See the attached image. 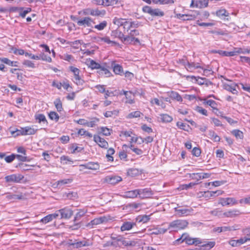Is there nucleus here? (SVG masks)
Segmentation results:
<instances>
[{"label": "nucleus", "instance_id": "nucleus-5", "mask_svg": "<svg viewBox=\"0 0 250 250\" xmlns=\"http://www.w3.org/2000/svg\"><path fill=\"white\" fill-rule=\"evenodd\" d=\"M176 215L179 217L187 216L191 215L193 209L191 208H186L178 207L174 208Z\"/></svg>", "mask_w": 250, "mask_h": 250}, {"label": "nucleus", "instance_id": "nucleus-16", "mask_svg": "<svg viewBox=\"0 0 250 250\" xmlns=\"http://www.w3.org/2000/svg\"><path fill=\"white\" fill-rule=\"evenodd\" d=\"M153 194V191L150 188L139 189V195H142V198H149Z\"/></svg>", "mask_w": 250, "mask_h": 250}, {"label": "nucleus", "instance_id": "nucleus-18", "mask_svg": "<svg viewBox=\"0 0 250 250\" xmlns=\"http://www.w3.org/2000/svg\"><path fill=\"white\" fill-rule=\"evenodd\" d=\"M111 66L113 68V72L117 75H122L124 74L123 68L122 66L119 64H115L113 62L111 64Z\"/></svg>", "mask_w": 250, "mask_h": 250}, {"label": "nucleus", "instance_id": "nucleus-34", "mask_svg": "<svg viewBox=\"0 0 250 250\" xmlns=\"http://www.w3.org/2000/svg\"><path fill=\"white\" fill-rule=\"evenodd\" d=\"M34 166H30L22 163H19L18 165L17 166V167H20L21 170L24 171H28L32 170L31 167H33Z\"/></svg>", "mask_w": 250, "mask_h": 250}, {"label": "nucleus", "instance_id": "nucleus-25", "mask_svg": "<svg viewBox=\"0 0 250 250\" xmlns=\"http://www.w3.org/2000/svg\"><path fill=\"white\" fill-rule=\"evenodd\" d=\"M117 241L120 242L121 245L125 246H134L136 244L134 241H128L123 238L118 239Z\"/></svg>", "mask_w": 250, "mask_h": 250}, {"label": "nucleus", "instance_id": "nucleus-62", "mask_svg": "<svg viewBox=\"0 0 250 250\" xmlns=\"http://www.w3.org/2000/svg\"><path fill=\"white\" fill-rule=\"evenodd\" d=\"M15 159V154H12L9 156H7L5 157V161L8 163H10L12 162Z\"/></svg>", "mask_w": 250, "mask_h": 250}, {"label": "nucleus", "instance_id": "nucleus-24", "mask_svg": "<svg viewBox=\"0 0 250 250\" xmlns=\"http://www.w3.org/2000/svg\"><path fill=\"white\" fill-rule=\"evenodd\" d=\"M22 129L23 131L22 133L23 135H33L36 133L37 130V129H35L30 126L22 127Z\"/></svg>", "mask_w": 250, "mask_h": 250}, {"label": "nucleus", "instance_id": "nucleus-9", "mask_svg": "<svg viewBox=\"0 0 250 250\" xmlns=\"http://www.w3.org/2000/svg\"><path fill=\"white\" fill-rule=\"evenodd\" d=\"M23 178V176L21 174H12L6 176L5 177V180L7 183H19Z\"/></svg>", "mask_w": 250, "mask_h": 250}, {"label": "nucleus", "instance_id": "nucleus-32", "mask_svg": "<svg viewBox=\"0 0 250 250\" xmlns=\"http://www.w3.org/2000/svg\"><path fill=\"white\" fill-rule=\"evenodd\" d=\"M169 95L170 98L176 100L178 102H182L183 100L182 97L176 92L171 91Z\"/></svg>", "mask_w": 250, "mask_h": 250}, {"label": "nucleus", "instance_id": "nucleus-63", "mask_svg": "<svg viewBox=\"0 0 250 250\" xmlns=\"http://www.w3.org/2000/svg\"><path fill=\"white\" fill-rule=\"evenodd\" d=\"M189 177L192 179H195L197 181L201 179V175L200 173L189 174Z\"/></svg>", "mask_w": 250, "mask_h": 250}, {"label": "nucleus", "instance_id": "nucleus-37", "mask_svg": "<svg viewBox=\"0 0 250 250\" xmlns=\"http://www.w3.org/2000/svg\"><path fill=\"white\" fill-rule=\"evenodd\" d=\"M54 104L58 112H61V111H62V103L60 98L56 99L54 102Z\"/></svg>", "mask_w": 250, "mask_h": 250}, {"label": "nucleus", "instance_id": "nucleus-57", "mask_svg": "<svg viewBox=\"0 0 250 250\" xmlns=\"http://www.w3.org/2000/svg\"><path fill=\"white\" fill-rule=\"evenodd\" d=\"M90 10H91V8H85V9L82 10V11H79L78 12V14L79 15L82 14L84 16H88V15H90V13L91 12Z\"/></svg>", "mask_w": 250, "mask_h": 250}, {"label": "nucleus", "instance_id": "nucleus-22", "mask_svg": "<svg viewBox=\"0 0 250 250\" xmlns=\"http://www.w3.org/2000/svg\"><path fill=\"white\" fill-rule=\"evenodd\" d=\"M85 168L92 170H97L99 168V165L98 163L89 162L86 164L82 165Z\"/></svg>", "mask_w": 250, "mask_h": 250}, {"label": "nucleus", "instance_id": "nucleus-53", "mask_svg": "<svg viewBox=\"0 0 250 250\" xmlns=\"http://www.w3.org/2000/svg\"><path fill=\"white\" fill-rule=\"evenodd\" d=\"M23 131L22 129V127H21L20 129H16L15 130H11V133L12 135L15 137L18 136L19 135H23L22 133Z\"/></svg>", "mask_w": 250, "mask_h": 250}, {"label": "nucleus", "instance_id": "nucleus-2", "mask_svg": "<svg viewBox=\"0 0 250 250\" xmlns=\"http://www.w3.org/2000/svg\"><path fill=\"white\" fill-rule=\"evenodd\" d=\"M108 217L105 216H101L91 220L90 222L85 225V227L90 229H92L95 226L106 223L108 221Z\"/></svg>", "mask_w": 250, "mask_h": 250}, {"label": "nucleus", "instance_id": "nucleus-46", "mask_svg": "<svg viewBox=\"0 0 250 250\" xmlns=\"http://www.w3.org/2000/svg\"><path fill=\"white\" fill-rule=\"evenodd\" d=\"M112 130L106 127H102L100 128V133L105 136H109L111 134Z\"/></svg>", "mask_w": 250, "mask_h": 250}, {"label": "nucleus", "instance_id": "nucleus-7", "mask_svg": "<svg viewBox=\"0 0 250 250\" xmlns=\"http://www.w3.org/2000/svg\"><path fill=\"white\" fill-rule=\"evenodd\" d=\"M70 70L73 72L74 74V79L75 80L76 84L79 85H83L84 83V81L81 78L79 75L80 71V70L78 68L73 66H70Z\"/></svg>", "mask_w": 250, "mask_h": 250}, {"label": "nucleus", "instance_id": "nucleus-52", "mask_svg": "<svg viewBox=\"0 0 250 250\" xmlns=\"http://www.w3.org/2000/svg\"><path fill=\"white\" fill-rule=\"evenodd\" d=\"M187 78H191L192 79H194L196 81L197 83L200 84V85H203L204 84V78H201L199 77H196L194 76H188L187 77Z\"/></svg>", "mask_w": 250, "mask_h": 250}, {"label": "nucleus", "instance_id": "nucleus-61", "mask_svg": "<svg viewBox=\"0 0 250 250\" xmlns=\"http://www.w3.org/2000/svg\"><path fill=\"white\" fill-rule=\"evenodd\" d=\"M100 39H101V41H104V42H105L108 44L112 43L114 45L117 44V43L116 42L110 40L109 38L107 37L101 38Z\"/></svg>", "mask_w": 250, "mask_h": 250}, {"label": "nucleus", "instance_id": "nucleus-27", "mask_svg": "<svg viewBox=\"0 0 250 250\" xmlns=\"http://www.w3.org/2000/svg\"><path fill=\"white\" fill-rule=\"evenodd\" d=\"M159 118L160 121L163 123H169L172 121V117L167 114H161Z\"/></svg>", "mask_w": 250, "mask_h": 250}, {"label": "nucleus", "instance_id": "nucleus-55", "mask_svg": "<svg viewBox=\"0 0 250 250\" xmlns=\"http://www.w3.org/2000/svg\"><path fill=\"white\" fill-rule=\"evenodd\" d=\"M39 57L40 58V60H42L49 62H50L52 61L51 57L47 56L44 53L41 54L40 56H39Z\"/></svg>", "mask_w": 250, "mask_h": 250}, {"label": "nucleus", "instance_id": "nucleus-51", "mask_svg": "<svg viewBox=\"0 0 250 250\" xmlns=\"http://www.w3.org/2000/svg\"><path fill=\"white\" fill-rule=\"evenodd\" d=\"M94 16L96 17H104L106 11L105 10H100L98 8L95 9Z\"/></svg>", "mask_w": 250, "mask_h": 250}, {"label": "nucleus", "instance_id": "nucleus-44", "mask_svg": "<svg viewBox=\"0 0 250 250\" xmlns=\"http://www.w3.org/2000/svg\"><path fill=\"white\" fill-rule=\"evenodd\" d=\"M0 61L10 66H13L14 63H17V62L11 61L6 58H0Z\"/></svg>", "mask_w": 250, "mask_h": 250}, {"label": "nucleus", "instance_id": "nucleus-1", "mask_svg": "<svg viewBox=\"0 0 250 250\" xmlns=\"http://www.w3.org/2000/svg\"><path fill=\"white\" fill-rule=\"evenodd\" d=\"M142 10L144 13H148L152 17H163L164 16V12L160 9H153L151 7L147 5L144 6Z\"/></svg>", "mask_w": 250, "mask_h": 250}, {"label": "nucleus", "instance_id": "nucleus-3", "mask_svg": "<svg viewBox=\"0 0 250 250\" xmlns=\"http://www.w3.org/2000/svg\"><path fill=\"white\" fill-rule=\"evenodd\" d=\"M185 241L188 245H192L195 243H200V242L197 238H192L189 237L187 234L184 233L181 237L175 241L176 244H180L183 241Z\"/></svg>", "mask_w": 250, "mask_h": 250}, {"label": "nucleus", "instance_id": "nucleus-45", "mask_svg": "<svg viewBox=\"0 0 250 250\" xmlns=\"http://www.w3.org/2000/svg\"><path fill=\"white\" fill-rule=\"evenodd\" d=\"M107 25V22L105 21H103L100 24L95 25L94 28L99 31L103 30Z\"/></svg>", "mask_w": 250, "mask_h": 250}, {"label": "nucleus", "instance_id": "nucleus-12", "mask_svg": "<svg viewBox=\"0 0 250 250\" xmlns=\"http://www.w3.org/2000/svg\"><path fill=\"white\" fill-rule=\"evenodd\" d=\"M99 121V119L98 118H95L94 120L91 122H87L85 120L83 119H80L79 120L75 121V122L81 125H83L87 126L88 127H93L95 125V123Z\"/></svg>", "mask_w": 250, "mask_h": 250}, {"label": "nucleus", "instance_id": "nucleus-15", "mask_svg": "<svg viewBox=\"0 0 250 250\" xmlns=\"http://www.w3.org/2000/svg\"><path fill=\"white\" fill-rule=\"evenodd\" d=\"M59 216V214L58 212H55L53 214H50L43 218H42L40 222H42L44 224H46L49 222L52 221L54 219L57 218Z\"/></svg>", "mask_w": 250, "mask_h": 250}, {"label": "nucleus", "instance_id": "nucleus-31", "mask_svg": "<svg viewBox=\"0 0 250 250\" xmlns=\"http://www.w3.org/2000/svg\"><path fill=\"white\" fill-rule=\"evenodd\" d=\"M154 4H168L174 2V0H152Z\"/></svg>", "mask_w": 250, "mask_h": 250}, {"label": "nucleus", "instance_id": "nucleus-14", "mask_svg": "<svg viewBox=\"0 0 250 250\" xmlns=\"http://www.w3.org/2000/svg\"><path fill=\"white\" fill-rule=\"evenodd\" d=\"M113 23L117 25L118 27L123 26L125 30V26L128 24L129 21H126V19L122 18H117L115 17L113 21Z\"/></svg>", "mask_w": 250, "mask_h": 250}, {"label": "nucleus", "instance_id": "nucleus-23", "mask_svg": "<svg viewBox=\"0 0 250 250\" xmlns=\"http://www.w3.org/2000/svg\"><path fill=\"white\" fill-rule=\"evenodd\" d=\"M135 225V223H131L130 222H124L121 227V230L122 231L129 230L131 229Z\"/></svg>", "mask_w": 250, "mask_h": 250}, {"label": "nucleus", "instance_id": "nucleus-21", "mask_svg": "<svg viewBox=\"0 0 250 250\" xmlns=\"http://www.w3.org/2000/svg\"><path fill=\"white\" fill-rule=\"evenodd\" d=\"M241 214V212L239 210L237 209H234L232 210H229L228 211L225 212L223 213V215L227 217H234L235 216H238Z\"/></svg>", "mask_w": 250, "mask_h": 250}, {"label": "nucleus", "instance_id": "nucleus-39", "mask_svg": "<svg viewBox=\"0 0 250 250\" xmlns=\"http://www.w3.org/2000/svg\"><path fill=\"white\" fill-rule=\"evenodd\" d=\"M231 133L235 136L236 139H242L243 138V133L238 129L232 130Z\"/></svg>", "mask_w": 250, "mask_h": 250}, {"label": "nucleus", "instance_id": "nucleus-41", "mask_svg": "<svg viewBox=\"0 0 250 250\" xmlns=\"http://www.w3.org/2000/svg\"><path fill=\"white\" fill-rule=\"evenodd\" d=\"M149 216H150V215H146L139 216L137 218V220L139 222H143L144 223H146L150 219Z\"/></svg>", "mask_w": 250, "mask_h": 250}, {"label": "nucleus", "instance_id": "nucleus-26", "mask_svg": "<svg viewBox=\"0 0 250 250\" xmlns=\"http://www.w3.org/2000/svg\"><path fill=\"white\" fill-rule=\"evenodd\" d=\"M87 213V210L82 209H79L78 212L76 214L73 221L74 222H76L77 221H79L81 219V218L83 217L86 213Z\"/></svg>", "mask_w": 250, "mask_h": 250}, {"label": "nucleus", "instance_id": "nucleus-8", "mask_svg": "<svg viewBox=\"0 0 250 250\" xmlns=\"http://www.w3.org/2000/svg\"><path fill=\"white\" fill-rule=\"evenodd\" d=\"M122 181L121 177L117 175H109L104 178V181L111 185H115Z\"/></svg>", "mask_w": 250, "mask_h": 250}, {"label": "nucleus", "instance_id": "nucleus-60", "mask_svg": "<svg viewBox=\"0 0 250 250\" xmlns=\"http://www.w3.org/2000/svg\"><path fill=\"white\" fill-rule=\"evenodd\" d=\"M196 110L197 112H198L199 113H200L201 114H202L204 115H205V116L208 115L207 110H206L205 109L203 108L201 106H197Z\"/></svg>", "mask_w": 250, "mask_h": 250}, {"label": "nucleus", "instance_id": "nucleus-38", "mask_svg": "<svg viewBox=\"0 0 250 250\" xmlns=\"http://www.w3.org/2000/svg\"><path fill=\"white\" fill-rule=\"evenodd\" d=\"M208 0H198L196 2V7H199L200 8L203 7H206L208 5Z\"/></svg>", "mask_w": 250, "mask_h": 250}, {"label": "nucleus", "instance_id": "nucleus-29", "mask_svg": "<svg viewBox=\"0 0 250 250\" xmlns=\"http://www.w3.org/2000/svg\"><path fill=\"white\" fill-rule=\"evenodd\" d=\"M97 73L100 75H104L106 77H110L111 75V72L104 66H102V68L97 71Z\"/></svg>", "mask_w": 250, "mask_h": 250}, {"label": "nucleus", "instance_id": "nucleus-17", "mask_svg": "<svg viewBox=\"0 0 250 250\" xmlns=\"http://www.w3.org/2000/svg\"><path fill=\"white\" fill-rule=\"evenodd\" d=\"M91 243L88 240H83L81 241H77L75 240L74 242L73 248L78 249L83 247L89 246L91 245Z\"/></svg>", "mask_w": 250, "mask_h": 250}, {"label": "nucleus", "instance_id": "nucleus-64", "mask_svg": "<svg viewBox=\"0 0 250 250\" xmlns=\"http://www.w3.org/2000/svg\"><path fill=\"white\" fill-rule=\"evenodd\" d=\"M16 158L21 162H26L28 161L27 157L25 155L22 156L19 154H15V158Z\"/></svg>", "mask_w": 250, "mask_h": 250}, {"label": "nucleus", "instance_id": "nucleus-58", "mask_svg": "<svg viewBox=\"0 0 250 250\" xmlns=\"http://www.w3.org/2000/svg\"><path fill=\"white\" fill-rule=\"evenodd\" d=\"M192 154L193 156L199 157L201 154V150L200 148L195 147L192 150Z\"/></svg>", "mask_w": 250, "mask_h": 250}, {"label": "nucleus", "instance_id": "nucleus-49", "mask_svg": "<svg viewBox=\"0 0 250 250\" xmlns=\"http://www.w3.org/2000/svg\"><path fill=\"white\" fill-rule=\"evenodd\" d=\"M177 126L180 129H182L185 131H188V128H189V125H187L186 124L178 122L176 124Z\"/></svg>", "mask_w": 250, "mask_h": 250}, {"label": "nucleus", "instance_id": "nucleus-35", "mask_svg": "<svg viewBox=\"0 0 250 250\" xmlns=\"http://www.w3.org/2000/svg\"><path fill=\"white\" fill-rule=\"evenodd\" d=\"M216 16L221 18L222 17H229V13L225 9H221L216 11Z\"/></svg>", "mask_w": 250, "mask_h": 250}, {"label": "nucleus", "instance_id": "nucleus-48", "mask_svg": "<svg viewBox=\"0 0 250 250\" xmlns=\"http://www.w3.org/2000/svg\"><path fill=\"white\" fill-rule=\"evenodd\" d=\"M142 114V113L139 111H135L132 112H131L129 113L127 116V118L129 119H131L133 118H137L140 117L141 115Z\"/></svg>", "mask_w": 250, "mask_h": 250}, {"label": "nucleus", "instance_id": "nucleus-13", "mask_svg": "<svg viewBox=\"0 0 250 250\" xmlns=\"http://www.w3.org/2000/svg\"><path fill=\"white\" fill-rule=\"evenodd\" d=\"M93 22V20L89 17H85L83 19L78 20L77 24L79 26H84V27L92 26L91 23Z\"/></svg>", "mask_w": 250, "mask_h": 250}, {"label": "nucleus", "instance_id": "nucleus-54", "mask_svg": "<svg viewBox=\"0 0 250 250\" xmlns=\"http://www.w3.org/2000/svg\"><path fill=\"white\" fill-rule=\"evenodd\" d=\"M225 89L231 92L233 94H237V91L235 89V87L232 85L229 84L225 85Z\"/></svg>", "mask_w": 250, "mask_h": 250}, {"label": "nucleus", "instance_id": "nucleus-43", "mask_svg": "<svg viewBox=\"0 0 250 250\" xmlns=\"http://www.w3.org/2000/svg\"><path fill=\"white\" fill-rule=\"evenodd\" d=\"M204 104L208 105L211 107H212L213 109L218 110V109L216 107L217 104L215 101H214L212 100H209L206 101L204 102Z\"/></svg>", "mask_w": 250, "mask_h": 250}, {"label": "nucleus", "instance_id": "nucleus-6", "mask_svg": "<svg viewBox=\"0 0 250 250\" xmlns=\"http://www.w3.org/2000/svg\"><path fill=\"white\" fill-rule=\"evenodd\" d=\"M56 212H58L59 215L61 214V219H65L70 218L73 214V210L68 208L60 209L56 211Z\"/></svg>", "mask_w": 250, "mask_h": 250}, {"label": "nucleus", "instance_id": "nucleus-28", "mask_svg": "<svg viewBox=\"0 0 250 250\" xmlns=\"http://www.w3.org/2000/svg\"><path fill=\"white\" fill-rule=\"evenodd\" d=\"M111 36L119 38L122 41V42L123 41L125 36L124 34L118 29L112 31L111 32Z\"/></svg>", "mask_w": 250, "mask_h": 250}, {"label": "nucleus", "instance_id": "nucleus-11", "mask_svg": "<svg viewBox=\"0 0 250 250\" xmlns=\"http://www.w3.org/2000/svg\"><path fill=\"white\" fill-rule=\"evenodd\" d=\"M94 141L101 147L107 148L108 146V143L99 135H94L93 136Z\"/></svg>", "mask_w": 250, "mask_h": 250}, {"label": "nucleus", "instance_id": "nucleus-50", "mask_svg": "<svg viewBox=\"0 0 250 250\" xmlns=\"http://www.w3.org/2000/svg\"><path fill=\"white\" fill-rule=\"evenodd\" d=\"M125 97L127 99V101H126V103L130 104L134 103L133 95L131 92H128V93L125 95Z\"/></svg>", "mask_w": 250, "mask_h": 250}, {"label": "nucleus", "instance_id": "nucleus-10", "mask_svg": "<svg viewBox=\"0 0 250 250\" xmlns=\"http://www.w3.org/2000/svg\"><path fill=\"white\" fill-rule=\"evenodd\" d=\"M219 204L223 206L233 205L237 204V200L234 198H222L219 200Z\"/></svg>", "mask_w": 250, "mask_h": 250}, {"label": "nucleus", "instance_id": "nucleus-36", "mask_svg": "<svg viewBox=\"0 0 250 250\" xmlns=\"http://www.w3.org/2000/svg\"><path fill=\"white\" fill-rule=\"evenodd\" d=\"M35 119L39 121V123L43 122L44 124L45 123L46 125H47L48 122L46 119L45 116L42 114H39L38 115H36Z\"/></svg>", "mask_w": 250, "mask_h": 250}, {"label": "nucleus", "instance_id": "nucleus-20", "mask_svg": "<svg viewBox=\"0 0 250 250\" xmlns=\"http://www.w3.org/2000/svg\"><path fill=\"white\" fill-rule=\"evenodd\" d=\"M139 195V189L127 191L125 192L124 197L133 198Z\"/></svg>", "mask_w": 250, "mask_h": 250}, {"label": "nucleus", "instance_id": "nucleus-40", "mask_svg": "<svg viewBox=\"0 0 250 250\" xmlns=\"http://www.w3.org/2000/svg\"><path fill=\"white\" fill-rule=\"evenodd\" d=\"M208 135L214 142H219L220 141V137L218 136L214 131L209 130Z\"/></svg>", "mask_w": 250, "mask_h": 250}, {"label": "nucleus", "instance_id": "nucleus-56", "mask_svg": "<svg viewBox=\"0 0 250 250\" xmlns=\"http://www.w3.org/2000/svg\"><path fill=\"white\" fill-rule=\"evenodd\" d=\"M127 173L129 176H134L139 174V170L136 168H131L128 170Z\"/></svg>", "mask_w": 250, "mask_h": 250}, {"label": "nucleus", "instance_id": "nucleus-19", "mask_svg": "<svg viewBox=\"0 0 250 250\" xmlns=\"http://www.w3.org/2000/svg\"><path fill=\"white\" fill-rule=\"evenodd\" d=\"M87 65H88L89 67H90L92 69H97L100 70L102 68L99 63L96 62L95 61L91 59L87 60L86 61Z\"/></svg>", "mask_w": 250, "mask_h": 250}, {"label": "nucleus", "instance_id": "nucleus-33", "mask_svg": "<svg viewBox=\"0 0 250 250\" xmlns=\"http://www.w3.org/2000/svg\"><path fill=\"white\" fill-rule=\"evenodd\" d=\"M134 40V37L128 35L126 36H124L122 42L125 44H131L133 43Z\"/></svg>", "mask_w": 250, "mask_h": 250}, {"label": "nucleus", "instance_id": "nucleus-4", "mask_svg": "<svg viewBox=\"0 0 250 250\" xmlns=\"http://www.w3.org/2000/svg\"><path fill=\"white\" fill-rule=\"evenodd\" d=\"M188 222L186 220H177L169 223V229L171 228L175 229H184L187 227Z\"/></svg>", "mask_w": 250, "mask_h": 250}, {"label": "nucleus", "instance_id": "nucleus-42", "mask_svg": "<svg viewBox=\"0 0 250 250\" xmlns=\"http://www.w3.org/2000/svg\"><path fill=\"white\" fill-rule=\"evenodd\" d=\"M48 116L51 120H55L56 122H58L60 118V116L55 111H51L48 114Z\"/></svg>", "mask_w": 250, "mask_h": 250}, {"label": "nucleus", "instance_id": "nucleus-30", "mask_svg": "<svg viewBox=\"0 0 250 250\" xmlns=\"http://www.w3.org/2000/svg\"><path fill=\"white\" fill-rule=\"evenodd\" d=\"M83 43L82 40H77L74 42H67L70 46L75 49L79 48V45Z\"/></svg>", "mask_w": 250, "mask_h": 250}, {"label": "nucleus", "instance_id": "nucleus-47", "mask_svg": "<svg viewBox=\"0 0 250 250\" xmlns=\"http://www.w3.org/2000/svg\"><path fill=\"white\" fill-rule=\"evenodd\" d=\"M119 3L118 0H104V7L112 6L113 5H117Z\"/></svg>", "mask_w": 250, "mask_h": 250}, {"label": "nucleus", "instance_id": "nucleus-59", "mask_svg": "<svg viewBox=\"0 0 250 250\" xmlns=\"http://www.w3.org/2000/svg\"><path fill=\"white\" fill-rule=\"evenodd\" d=\"M215 245L214 242H208L207 243L202 245V246L205 247L206 250H210Z\"/></svg>", "mask_w": 250, "mask_h": 250}]
</instances>
